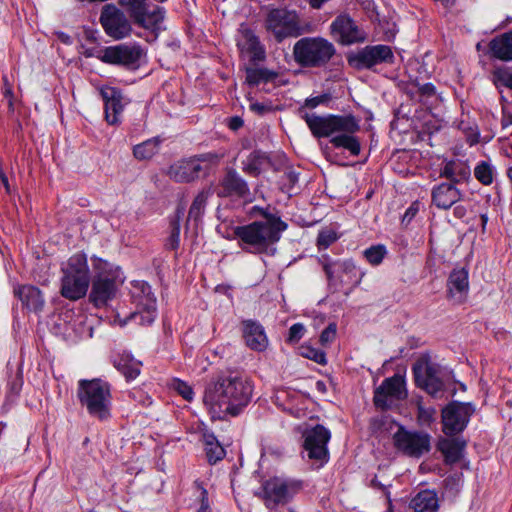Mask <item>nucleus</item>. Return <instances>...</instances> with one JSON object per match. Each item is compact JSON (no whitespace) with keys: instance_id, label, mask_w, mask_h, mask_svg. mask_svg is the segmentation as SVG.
I'll return each mask as SVG.
<instances>
[{"instance_id":"1","label":"nucleus","mask_w":512,"mask_h":512,"mask_svg":"<svg viewBox=\"0 0 512 512\" xmlns=\"http://www.w3.org/2000/svg\"><path fill=\"white\" fill-rule=\"evenodd\" d=\"M253 388L247 378L239 375H221L205 388L203 402L213 418L237 416L249 404Z\"/></svg>"},{"instance_id":"2","label":"nucleus","mask_w":512,"mask_h":512,"mask_svg":"<svg viewBox=\"0 0 512 512\" xmlns=\"http://www.w3.org/2000/svg\"><path fill=\"white\" fill-rule=\"evenodd\" d=\"M302 119L314 137H331L330 143L335 148L346 149L353 156L360 154L361 145L359 139L354 136L359 131L360 125L353 115L327 114L321 116L315 113H304Z\"/></svg>"},{"instance_id":"3","label":"nucleus","mask_w":512,"mask_h":512,"mask_svg":"<svg viewBox=\"0 0 512 512\" xmlns=\"http://www.w3.org/2000/svg\"><path fill=\"white\" fill-rule=\"evenodd\" d=\"M260 211L265 220L236 226L233 230L234 236L239 239V247L248 253H267L270 247L280 240L281 233L288 227L280 217L263 209Z\"/></svg>"},{"instance_id":"4","label":"nucleus","mask_w":512,"mask_h":512,"mask_svg":"<svg viewBox=\"0 0 512 512\" xmlns=\"http://www.w3.org/2000/svg\"><path fill=\"white\" fill-rule=\"evenodd\" d=\"M77 397L88 414L100 421L108 420L111 416L110 385L101 379L78 382Z\"/></svg>"},{"instance_id":"5","label":"nucleus","mask_w":512,"mask_h":512,"mask_svg":"<svg viewBox=\"0 0 512 512\" xmlns=\"http://www.w3.org/2000/svg\"><path fill=\"white\" fill-rule=\"evenodd\" d=\"M60 294L64 298L77 301L83 298L89 288L90 271L87 257L83 253L72 255L62 266Z\"/></svg>"},{"instance_id":"6","label":"nucleus","mask_w":512,"mask_h":512,"mask_svg":"<svg viewBox=\"0 0 512 512\" xmlns=\"http://www.w3.org/2000/svg\"><path fill=\"white\" fill-rule=\"evenodd\" d=\"M336 54L332 42L321 36L300 38L293 46V57L304 68H323Z\"/></svg>"},{"instance_id":"7","label":"nucleus","mask_w":512,"mask_h":512,"mask_svg":"<svg viewBox=\"0 0 512 512\" xmlns=\"http://www.w3.org/2000/svg\"><path fill=\"white\" fill-rule=\"evenodd\" d=\"M265 28L278 43L314 31L312 24L303 23L296 11L286 8L271 9L265 18Z\"/></svg>"},{"instance_id":"8","label":"nucleus","mask_w":512,"mask_h":512,"mask_svg":"<svg viewBox=\"0 0 512 512\" xmlns=\"http://www.w3.org/2000/svg\"><path fill=\"white\" fill-rule=\"evenodd\" d=\"M94 268L95 275L92 278L89 299L96 307H102L116 296L124 279L118 267H113L101 259L96 260Z\"/></svg>"},{"instance_id":"9","label":"nucleus","mask_w":512,"mask_h":512,"mask_svg":"<svg viewBox=\"0 0 512 512\" xmlns=\"http://www.w3.org/2000/svg\"><path fill=\"white\" fill-rule=\"evenodd\" d=\"M302 489V482L294 479L272 477L262 484V499L269 509L285 505Z\"/></svg>"},{"instance_id":"10","label":"nucleus","mask_w":512,"mask_h":512,"mask_svg":"<svg viewBox=\"0 0 512 512\" xmlns=\"http://www.w3.org/2000/svg\"><path fill=\"white\" fill-rule=\"evenodd\" d=\"M131 296L140 311L131 313L127 319L121 321L120 325H125L127 320H134L145 325L153 323L157 304L151 286L146 282L137 281L132 285Z\"/></svg>"},{"instance_id":"11","label":"nucleus","mask_w":512,"mask_h":512,"mask_svg":"<svg viewBox=\"0 0 512 512\" xmlns=\"http://www.w3.org/2000/svg\"><path fill=\"white\" fill-rule=\"evenodd\" d=\"M118 4L136 25L144 29L155 30L164 20V8L155 7L149 11L147 0H119Z\"/></svg>"},{"instance_id":"12","label":"nucleus","mask_w":512,"mask_h":512,"mask_svg":"<svg viewBox=\"0 0 512 512\" xmlns=\"http://www.w3.org/2000/svg\"><path fill=\"white\" fill-rule=\"evenodd\" d=\"M393 443L401 453L419 458L430 451L431 437L425 432L409 431L400 426L393 435Z\"/></svg>"},{"instance_id":"13","label":"nucleus","mask_w":512,"mask_h":512,"mask_svg":"<svg viewBox=\"0 0 512 512\" xmlns=\"http://www.w3.org/2000/svg\"><path fill=\"white\" fill-rule=\"evenodd\" d=\"M415 382L433 397H438L443 391V381L440 377V366L428 357L420 358L413 366Z\"/></svg>"},{"instance_id":"14","label":"nucleus","mask_w":512,"mask_h":512,"mask_svg":"<svg viewBox=\"0 0 512 512\" xmlns=\"http://www.w3.org/2000/svg\"><path fill=\"white\" fill-rule=\"evenodd\" d=\"M304 450L310 460L318 463V466H323L329 458L327 444L330 440V431L323 425H316L311 429L304 432Z\"/></svg>"},{"instance_id":"15","label":"nucleus","mask_w":512,"mask_h":512,"mask_svg":"<svg viewBox=\"0 0 512 512\" xmlns=\"http://www.w3.org/2000/svg\"><path fill=\"white\" fill-rule=\"evenodd\" d=\"M473 413L474 407L470 403H450L442 411L443 432L447 436L462 432Z\"/></svg>"},{"instance_id":"16","label":"nucleus","mask_w":512,"mask_h":512,"mask_svg":"<svg viewBox=\"0 0 512 512\" xmlns=\"http://www.w3.org/2000/svg\"><path fill=\"white\" fill-rule=\"evenodd\" d=\"M394 54L388 45L366 46L348 57L349 64L356 69H371L382 63H392Z\"/></svg>"},{"instance_id":"17","label":"nucleus","mask_w":512,"mask_h":512,"mask_svg":"<svg viewBox=\"0 0 512 512\" xmlns=\"http://www.w3.org/2000/svg\"><path fill=\"white\" fill-rule=\"evenodd\" d=\"M145 55L140 45L120 44L107 47L102 55V61L108 64L124 66L128 69H136L140 65L141 58Z\"/></svg>"},{"instance_id":"18","label":"nucleus","mask_w":512,"mask_h":512,"mask_svg":"<svg viewBox=\"0 0 512 512\" xmlns=\"http://www.w3.org/2000/svg\"><path fill=\"white\" fill-rule=\"evenodd\" d=\"M100 22L106 34L115 40L129 36L132 31L131 23L124 11L113 4H107L102 8Z\"/></svg>"},{"instance_id":"19","label":"nucleus","mask_w":512,"mask_h":512,"mask_svg":"<svg viewBox=\"0 0 512 512\" xmlns=\"http://www.w3.org/2000/svg\"><path fill=\"white\" fill-rule=\"evenodd\" d=\"M407 397L405 379L399 374L385 379L375 390L374 404L376 407L387 409L393 400H401Z\"/></svg>"},{"instance_id":"20","label":"nucleus","mask_w":512,"mask_h":512,"mask_svg":"<svg viewBox=\"0 0 512 512\" xmlns=\"http://www.w3.org/2000/svg\"><path fill=\"white\" fill-rule=\"evenodd\" d=\"M330 33L340 44L351 45L365 40V33L359 29L347 14H341L330 25Z\"/></svg>"},{"instance_id":"21","label":"nucleus","mask_w":512,"mask_h":512,"mask_svg":"<svg viewBox=\"0 0 512 512\" xmlns=\"http://www.w3.org/2000/svg\"><path fill=\"white\" fill-rule=\"evenodd\" d=\"M216 192L219 197L236 198H244L250 193L247 182L232 168L226 170L219 181Z\"/></svg>"},{"instance_id":"22","label":"nucleus","mask_w":512,"mask_h":512,"mask_svg":"<svg viewBox=\"0 0 512 512\" xmlns=\"http://www.w3.org/2000/svg\"><path fill=\"white\" fill-rule=\"evenodd\" d=\"M104 101L105 119L110 125H118L121 123V115L127 101L121 91L114 87H105L100 91Z\"/></svg>"},{"instance_id":"23","label":"nucleus","mask_w":512,"mask_h":512,"mask_svg":"<svg viewBox=\"0 0 512 512\" xmlns=\"http://www.w3.org/2000/svg\"><path fill=\"white\" fill-rule=\"evenodd\" d=\"M201 171L200 159L189 158L172 164L167 170V175L175 182L187 183L198 178Z\"/></svg>"},{"instance_id":"24","label":"nucleus","mask_w":512,"mask_h":512,"mask_svg":"<svg viewBox=\"0 0 512 512\" xmlns=\"http://www.w3.org/2000/svg\"><path fill=\"white\" fill-rule=\"evenodd\" d=\"M242 325L246 345L254 351L262 352L266 350L268 347V338L264 327L254 320H245L242 322Z\"/></svg>"},{"instance_id":"25","label":"nucleus","mask_w":512,"mask_h":512,"mask_svg":"<svg viewBox=\"0 0 512 512\" xmlns=\"http://www.w3.org/2000/svg\"><path fill=\"white\" fill-rule=\"evenodd\" d=\"M431 196L436 207L448 210L461 200L462 193L453 183H441L432 189Z\"/></svg>"},{"instance_id":"26","label":"nucleus","mask_w":512,"mask_h":512,"mask_svg":"<svg viewBox=\"0 0 512 512\" xmlns=\"http://www.w3.org/2000/svg\"><path fill=\"white\" fill-rule=\"evenodd\" d=\"M237 45L242 51L250 53L253 60L265 58V49L259 38L247 27L241 26Z\"/></svg>"},{"instance_id":"27","label":"nucleus","mask_w":512,"mask_h":512,"mask_svg":"<svg viewBox=\"0 0 512 512\" xmlns=\"http://www.w3.org/2000/svg\"><path fill=\"white\" fill-rule=\"evenodd\" d=\"M448 292L452 298H455L458 303L464 301L468 289V272L464 269H454L448 278Z\"/></svg>"},{"instance_id":"28","label":"nucleus","mask_w":512,"mask_h":512,"mask_svg":"<svg viewBox=\"0 0 512 512\" xmlns=\"http://www.w3.org/2000/svg\"><path fill=\"white\" fill-rule=\"evenodd\" d=\"M466 441L461 438H443L438 442V449L447 464H455L463 457Z\"/></svg>"},{"instance_id":"29","label":"nucleus","mask_w":512,"mask_h":512,"mask_svg":"<svg viewBox=\"0 0 512 512\" xmlns=\"http://www.w3.org/2000/svg\"><path fill=\"white\" fill-rule=\"evenodd\" d=\"M488 47L492 57L506 62L512 61V30L494 37Z\"/></svg>"},{"instance_id":"30","label":"nucleus","mask_w":512,"mask_h":512,"mask_svg":"<svg viewBox=\"0 0 512 512\" xmlns=\"http://www.w3.org/2000/svg\"><path fill=\"white\" fill-rule=\"evenodd\" d=\"M440 176L449 179L453 183L468 180L471 175L470 167L460 160L446 162L440 168Z\"/></svg>"},{"instance_id":"31","label":"nucleus","mask_w":512,"mask_h":512,"mask_svg":"<svg viewBox=\"0 0 512 512\" xmlns=\"http://www.w3.org/2000/svg\"><path fill=\"white\" fill-rule=\"evenodd\" d=\"M414 512H437L439 500L437 493L433 490L420 491L410 504Z\"/></svg>"},{"instance_id":"32","label":"nucleus","mask_w":512,"mask_h":512,"mask_svg":"<svg viewBox=\"0 0 512 512\" xmlns=\"http://www.w3.org/2000/svg\"><path fill=\"white\" fill-rule=\"evenodd\" d=\"M16 295L29 310L38 311L43 307L44 299L41 291L37 287L24 285L16 290Z\"/></svg>"},{"instance_id":"33","label":"nucleus","mask_w":512,"mask_h":512,"mask_svg":"<svg viewBox=\"0 0 512 512\" xmlns=\"http://www.w3.org/2000/svg\"><path fill=\"white\" fill-rule=\"evenodd\" d=\"M212 191L210 188L201 190L194 198L188 212V219L198 221L201 219L205 212L208 199L211 197Z\"/></svg>"},{"instance_id":"34","label":"nucleus","mask_w":512,"mask_h":512,"mask_svg":"<svg viewBox=\"0 0 512 512\" xmlns=\"http://www.w3.org/2000/svg\"><path fill=\"white\" fill-rule=\"evenodd\" d=\"M160 143L158 137L148 139L133 147V155L138 160H149L158 153Z\"/></svg>"},{"instance_id":"35","label":"nucleus","mask_w":512,"mask_h":512,"mask_svg":"<svg viewBox=\"0 0 512 512\" xmlns=\"http://www.w3.org/2000/svg\"><path fill=\"white\" fill-rule=\"evenodd\" d=\"M277 77V74L266 68H248L246 70V82L251 86L267 83Z\"/></svg>"},{"instance_id":"36","label":"nucleus","mask_w":512,"mask_h":512,"mask_svg":"<svg viewBox=\"0 0 512 512\" xmlns=\"http://www.w3.org/2000/svg\"><path fill=\"white\" fill-rule=\"evenodd\" d=\"M267 156L260 151H253L243 162V170L253 176H257L262 171Z\"/></svg>"},{"instance_id":"37","label":"nucleus","mask_w":512,"mask_h":512,"mask_svg":"<svg viewBox=\"0 0 512 512\" xmlns=\"http://www.w3.org/2000/svg\"><path fill=\"white\" fill-rule=\"evenodd\" d=\"M115 366L128 380L135 379L140 373V362L128 357L120 358L115 362Z\"/></svg>"},{"instance_id":"38","label":"nucleus","mask_w":512,"mask_h":512,"mask_svg":"<svg viewBox=\"0 0 512 512\" xmlns=\"http://www.w3.org/2000/svg\"><path fill=\"white\" fill-rule=\"evenodd\" d=\"M182 211L177 210L175 218L171 221V233L167 239L166 247L171 250H176L180 244V218Z\"/></svg>"},{"instance_id":"39","label":"nucleus","mask_w":512,"mask_h":512,"mask_svg":"<svg viewBox=\"0 0 512 512\" xmlns=\"http://www.w3.org/2000/svg\"><path fill=\"white\" fill-rule=\"evenodd\" d=\"M475 178L483 185H490L493 182V169L485 161L479 163L474 169Z\"/></svg>"},{"instance_id":"40","label":"nucleus","mask_w":512,"mask_h":512,"mask_svg":"<svg viewBox=\"0 0 512 512\" xmlns=\"http://www.w3.org/2000/svg\"><path fill=\"white\" fill-rule=\"evenodd\" d=\"M386 255V249L383 245L372 246L364 251V256L372 265H379Z\"/></svg>"},{"instance_id":"41","label":"nucleus","mask_w":512,"mask_h":512,"mask_svg":"<svg viewBox=\"0 0 512 512\" xmlns=\"http://www.w3.org/2000/svg\"><path fill=\"white\" fill-rule=\"evenodd\" d=\"M494 83L499 86H505L512 90V72L507 69H497L493 72Z\"/></svg>"},{"instance_id":"42","label":"nucleus","mask_w":512,"mask_h":512,"mask_svg":"<svg viewBox=\"0 0 512 512\" xmlns=\"http://www.w3.org/2000/svg\"><path fill=\"white\" fill-rule=\"evenodd\" d=\"M338 239L335 231L332 229H324L319 232L317 237V245L319 249H327L332 243Z\"/></svg>"},{"instance_id":"43","label":"nucleus","mask_w":512,"mask_h":512,"mask_svg":"<svg viewBox=\"0 0 512 512\" xmlns=\"http://www.w3.org/2000/svg\"><path fill=\"white\" fill-rule=\"evenodd\" d=\"M330 100H331V96H330V94H327V93H324L322 95H318L315 97L307 98L305 100L304 105L301 108H299V114L302 116L304 113H307L305 111V108L313 109L321 104L328 103Z\"/></svg>"},{"instance_id":"44","label":"nucleus","mask_w":512,"mask_h":512,"mask_svg":"<svg viewBox=\"0 0 512 512\" xmlns=\"http://www.w3.org/2000/svg\"><path fill=\"white\" fill-rule=\"evenodd\" d=\"M302 356L315 361L318 364L324 365L326 364V355L323 351L312 348V347H302Z\"/></svg>"},{"instance_id":"45","label":"nucleus","mask_w":512,"mask_h":512,"mask_svg":"<svg viewBox=\"0 0 512 512\" xmlns=\"http://www.w3.org/2000/svg\"><path fill=\"white\" fill-rule=\"evenodd\" d=\"M205 451L207 459L210 464H215L216 462L223 459V457L225 456V450L220 444L208 446L205 448Z\"/></svg>"},{"instance_id":"46","label":"nucleus","mask_w":512,"mask_h":512,"mask_svg":"<svg viewBox=\"0 0 512 512\" xmlns=\"http://www.w3.org/2000/svg\"><path fill=\"white\" fill-rule=\"evenodd\" d=\"M173 388L177 391L185 400L191 401L193 399V390L192 388L185 382L181 380H175L173 383Z\"/></svg>"},{"instance_id":"47","label":"nucleus","mask_w":512,"mask_h":512,"mask_svg":"<svg viewBox=\"0 0 512 512\" xmlns=\"http://www.w3.org/2000/svg\"><path fill=\"white\" fill-rule=\"evenodd\" d=\"M337 326L335 323H330L321 333L320 342L322 345L331 343L336 337Z\"/></svg>"},{"instance_id":"48","label":"nucleus","mask_w":512,"mask_h":512,"mask_svg":"<svg viewBox=\"0 0 512 512\" xmlns=\"http://www.w3.org/2000/svg\"><path fill=\"white\" fill-rule=\"evenodd\" d=\"M304 334V326L300 323L293 324L289 329L288 340L290 342H297Z\"/></svg>"},{"instance_id":"49","label":"nucleus","mask_w":512,"mask_h":512,"mask_svg":"<svg viewBox=\"0 0 512 512\" xmlns=\"http://www.w3.org/2000/svg\"><path fill=\"white\" fill-rule=\"evenodd\" d=\"M419 211V207L417 203H413L405 212L402 222L408 224L411 220L416 216Z\"/></svg>"},{"instance_id":"50","label":"nucleus","mask_w":512,"mask_h":512,"mask_svg":"<svg viewBox=\"0 0 512 512\" xmlns=\"http://www.w3.org/2000/svg\"><path fill=\"white\" fill-rule=\"evenodd\" d=\"M250 110L259 115H263V114L271 111V105L255 102V103L250 104Z\"/></svg>"},{"instance_id":"51","label":"nucleus","mask_w":512,"mask_h":512,"mask_svg":"<svg viewBox=\"0 0 512 512\" xmlns=\"http://www.w3.org/2000/svg\"><path fill=\"white\" fill-rule=\"evenodd\" d=\"M322 266H323V270L327 276V279L329 281H332L333 280V276H334V266L335 264L332 263L327 257L324 258V260L322 261Z\"/></svg>"},{"instance_id":"52","label":"nucleus","mask_w":512,"mask_h":512,"mask_svg":"<svg viewBox=\"0 0 512 512\" xmlns=\"http://www.w3.org/2000/svg\"><path fill=\"white\" fill-rule=\"evenodd\" d=\"M419 93L424 97H431L435 95V86L432 83H425L419 86Z\"/></svg>"},{"instance_id":"53","label":"nucleus","mask_w":512,"mask_h":512,"mask_svg":"<svg viewBox=\"0 0 512 512\" xmlns=\"http://www.w3.org/2000/svg\"><path fill=\"white\" fill-rule=\"evenodd\" d=\"M194 159H200V163L201 162L217 163L220 158L217 154L207 153V154H202L199 157H194Z\"/></svg>"},{"instance_id":"54","label":"nucleus","mask_w":512,"mask_h":512,"mask_svg":"<svg viewBox=\"0 0 512 512\" xmlns=\"http://www.w3.org/2000/svg\"><path fill=\"white\" fill-rule=\"evenodd\" d=\"M243 120L241 117L239 116H235V117H232L230 120H229V128L231 130H238L239 128H241L243 126Z\"/></svg>"},{"instance_id":"55","label":"nucleus","mask_w":512,"mask_h":512,"mask_svg":"<svg viewBox=\"0 0 512 512\" xmlns=\"http://www.w3.org/2000/svg\"><path fill=\"white\" fill-rule=\"evenodd\" d=\"M201 495H202L201 505L198 508V512H206L208 510V508H209L207 491L203 490Z\"/></svg>"},{"instance_id":"56","label":"nucleus","mask_w":512,"mask_h":512,"mask_svg":"<svg viewBox=\"0 0 512 512\" xmlns=\"http://www.w3.org/2000/svg\"><path fill=\"white\" fill-rule=\"evenodd\" d=\"M204 441H205V448L208 446L219 445V442L217 441V439L215 438V436L213 434H205Z\"/></svg>"},{"instance_id":"57","label":"nucleus","mask_w":512,"mask_h":512,"mask_svg":"<svg viewBox=\"0 0 512 512\" xmlns=\"http://www.w3.org/2000/svg\"><path fill=\"white\" fill-rule=\"evenodd\" d=\"M455 217L461 219V218H464L467 214V209L466 207L462 206V205H458L454 208V211H453Z\"/></svg>"},{"instance_id":"58","label":"nucleus","mask_w":512,"mask_h":512,"mask_svg":"<svg viewBox=\"0 0 512 512\" xmlns=\"http://www.w3.org/2000/svg\"><path fill=\"white\" fill-rule=\"evenodd\" d=\"M4 81H5L4 96L6 98H8V103H9V106L11 107L12 106V100H11V98H12V89H11L10 85L8 84L6 78L4 79Z\"/></svg>"},{"instance_id":"59","label":"nucleus","mask_w":512,"mask_h":512,"mask_svg":"<svg viewBox=\"0 0 512 512\" xmlns=\"http://www.w3.org/2000/svg\"><path fill=\"white\" fill-rule=\"evenodd\" d=\"M371 486L374 487V488H377V489H380L382 491H384V493H389L387 491V488L384 484H382L381 482L378 481V479L376 477H374L372 480H371Z\"/></svg>"},{"instance_id":"60","label":"nucleus","mask_w":512,"mask_h":512,"mask_svg":"<svg viewBox=\"0 0 512 512\" xmlns=\"http://www.w3.org/2000/svg\"><path fill=\"white\" fill-rule=\"evenodd\" d=\"M309 4L314 9H320L322 5L328 0H308Z\"/></svg>"},{"instance_id":"61","label":"nucleus","mask_w":512,"mask_h":512,"mask_svg":"<svg viewBox=\"0 0 512 512\" xmlns=\"http://www.w3.org/2000/svg\"><path fill=\"white\" fill-rule=\"evenodd\" d=\"M386 501H387V510L385 512H393V505L390 498V493H386Z\"/></svg>"},{"instance_id":"62","label":"nucleus","mask_w":512,"mask_h":512,"mask_svg":"<svg viewBox=\"0 0 512 512\" xmlns=\"http://www.w3.org/2000/svg\"><path fill=\"white\" fill-rule=\"evenodd\" d=\"M364 6H365V9H367L368 11H372L373 12V3L372 1L370 0H365L363 2Z\"/></svg>"},{"instance_id":"63","label":"nucleus","mask_w":512,"mask_h":512,"mask_svg":"<svg viewBox=\"0 0 512 512\" xmlns=\"http://www.w3.org/2000/svg\"><path fill=\"white\" fill-rule=\"evenodd\" d=\"M481 220H482L483 225H485L487 223L488 218L486 215H481Z\"/></svg>"},{"instance_id":"64","label":"nucleus","mask_w":512,"mask_h":512,"mask_svg":"<svg viewBox=\"0 0 512 512\" xmlns=\"http://www.w3.org/2000/svg\"><path fill=\"white\" fill-rule=\"evenodd\" d=\"M318 386H323L324 384L322 382L317 383Z\"/></svg>"}]
</instances>
